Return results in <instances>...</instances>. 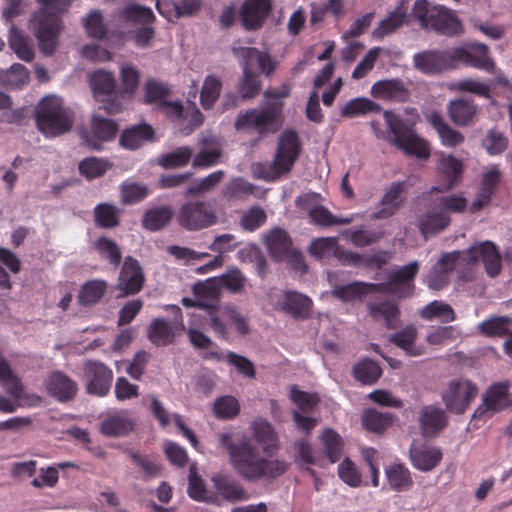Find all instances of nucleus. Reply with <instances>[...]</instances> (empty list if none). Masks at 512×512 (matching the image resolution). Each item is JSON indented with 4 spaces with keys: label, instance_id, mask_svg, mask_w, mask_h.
<instances>
[{
    "label": "nucleus",
    "instance_id": "f257e3e1",
    "mask_svg": "<svg viewBox=\"0 0 512 512\" xmlns=\"http://www.w3.org/2000/svg\"><path fill=\"white\" fill-rule=\"evenodd\" d=\"M250 430L252 436L242 435L237 440L230 432L218 435L219 445L227 451L235 473L250 483L274 480L285 474L289 463L272 457L279 449L273 426L266 420L257 419L250 424Z\"/></svg>",
    "mask_w": 512,
    "mask_h": 512
},
{
    "label": "nucleus",
    "instance_id": "f03ea898",
    "mask_svg": "<svg viewBox=\"0 0 512 512\" xmlns=\"http://www.w3.org/2000/svg\"><path fill=\"white\" fill-rule=\"evenodd\" d=\"M479 262L484 264L486 273L490 277L500 273L501 256L494 243L484 241L464 251L444 254L428 273L426 283L430 289L440 290L448 284L449 274L454 268L464 265L472 266Z\"/></svg>",
    "mask_w": 512,
    "mask_h": 512
},
{
    "label": "nucleus",
    "instance_id": "7ed1b4c3",
    "mask_svg": "<svg viewBox=\"0 0 512 512\" xmlns=\"http://www.w3.org/2000/svg\"><path fill=\"white\" fill-rule=\"evenodd\" d=\"M288 95L287 90L283 92L266 90L264 97L269 100L259 107L240 111L234 121L235 130L256 135L258 139L275 134L283 124L284 103L281 99Z\"/></svg>",
    "mask_w": 512,
    "mask_h": 512
},
{
    "label": "nucleus",
    "instance_id": "20e7f679",
    "mask_svg": "<svg viewBox=\"0 0 512 512\" xmlns=\"http://www.w3.org/2000/svg\"><path fill=\"white\" fill-rule=\"evenodd\" d=\"M36 1L41 5L35 28L39 49L45 55H52L61 29V15L67 11L72 0Z\"/></svg>",
    "mask_w": 512,
    "mask_h": 512
},
{
    "label": "nucleus",
    "instance_id": "39448f33",
    "mask_svg": "<svg viewBox=\"0 0 512 512\" xmlns=\"http://www.w3.org/2000/svg\"><path fill=\"white\" fill-rule=\"evenodd\" d=\"M387 125V140L409 156L427 159L430 156L428 143L417 135L413 126L392 111L384 113Z\"/></svg>",
    "mask_w": 512,
    "mask_h": 512
},
{
    "label": "nucleus",
    "instance_id": "423d86ee",
    "mask_svg": "<svg viewBox=\"0 0 512 512\" xmlns=\"http://www.w3.org/2000/svg\"><path fill=\"white\" fill-rule=\"evenodd\" d=\"M35 112L37 127L46 137L60 136L73 126V114L63 106L60 98H43L37 104Z\"/></svg>",
    "mask_w": 512,
    "mask_h": 512
},
{
    "label": "nucleus",
    "instance_id": "0eeeda50",
    "mask_svg": "<svg viewBox=\"0 0 512 512\" xmlns=\"http://www.w3.org/2000/svg\"><path fill=\"white\" fill-rule=\"evenodd\" d=\"M301 152V144L296 131L288 130L279 138L274 159L267 167H263L261 177L266 181H274L287 174L293 168Z\"/></svg>",
    "mask_w": 512,
    "mask_h": 512
},
{
    "label": "nucleus",
    "instance_id": "6e6552de",
    "mask_svg": "<svg viewBox=\"0 0 512 512\" xmlns=\"http://www.w3.org/2000/svg\"><path fill=\"white\" fill-rule=\"evenodd\" d=\"M413 14L423 28L441 34H455L460 27L458 19L451 10L440 5H431L427 0H416Z\"/></svg>",
    "mask_w": 512,
    "mask_h": 512
},
{
    "label": "nucleus",
    "instance_id": "1a4fd4ad",
    "mask_svg": "<svg viewBox=\"0 0 512 512\" xmlns=\"http://www.w3.org/2000/svg\"><path fill=\"white\" fill-rule=\"evenodd\" d=\"M177 224L189 232H197L216 225L219 218L216 210L206 201H187L176 214Z\"/></svg>",
    "mask_w": 512,
    "mask_h": 512
},
{
    "label": "nucleus",
    "instance_id": "9d476101",
    "mask_svg": "<svg viewBox=\"0 0 512 512\" xmlns=\"http://www.w3.org/2000/svg\"><path fill=\"white\" fill-rule=\"evenodd\" d=\"M478 391V386L469 379H453L442 389L441 399L450 413L459 415L470 407Z\"/></svg>",
    "mask_w": 512,
    "mask_h": 512
},
{
    "label": "nucleus",
    "instance_id": "9b49d317",
    "mask_svg": "<svg viewBox=\"0 0 512 512\" xmlns=\"http://www.w3.org/2000/svg\"><path fill=\"white\" fill-rule=\"evenodd\" d=\"M509 381L491 384L482 394L481 402L472 414V420L486 421L512 405Z\"/></svg>",
    "mask_w": 512,
    "mask_h": 512
},
{
    "label": "nucleus",
    "instance_id": "f8f14e48",
    "mask_svg": "<svg viewBox=\"0 0 512 512\" xmlns=\"http://www.w3.org/2000/svg\"><path fill=\"white\" fill-rule=\"evenodd\" d=\"M455 68L459 64L487 73H496V63L490 55L489 47L480 42H466L453 47Z\"/></svg>",
    "mask_w": 512,
    "mask_h": 512
},
{
    "label": "nucleus",
    "instance_id": "ddd939ff",
    "mask_svg": "<svg viewBox=\"0 0 512 512\" xmlns=\"http://www.w3.org/2000/svg\"><path fill=\"white\" fill-rule=\"evenodd\" d=\"M91 87L97 99L102 101L103 109L107 114L113 115L122 111L124 95H115V79L109 72L96 71L91 76Z\"/></svg>",
    "mask_w": 512,
    "mask_h": 512
},
{
    "label": "nucleus",
    "instance_id": "4468645a",
    "mask_svg": "<svg viewBox=\"0 0 512 512\" xmlns=\"http://www.w3.org/2000/svg\"><path fill=\"white\" fill-rule=\"evenodd\" d=\"M172 320L168 322L163 318L154 319L148 327V338L156 346L171 344L176 336V330H184L182 310L177 305H170Z\"/></svg>",
    "mask_w": 512,
    "mask_h": 512
},
{
    "label": "nucleus",
    "instance_id": "2eb2a0df",
    "mask_svg": "<svg viewBox=\"0 0 512 512\" xmlns=\"http://www.w3.org/2000/svg\"><path fill=\"white\" fill-rule=\"evenodd\" d=\"M413 64L417 70L428 75L455 69L453 47L419 52L414 55Z\"/></svg>",
    "mask_w": 512,
    "mask_h": 512
},
{
    "label": "nucleus",
    "instance_id": "dca6fc26",
    "mask_svg": "<svg viewBox=\"0 0 512 512\" xmlns=\"http://www.w3.org/2000/svg\"><path fill=\"white\" fill-rule=\"evenodd\" d=\"M83 376L89 394L103 397L109 393L113 371L106 364L96 360H87L83 364Z\"/></svg>",
    "mask_w": 512,
    "mask_h": 512
},
{
    "label": "nucleus",
    "instance_id": "f3484780",
    "mask_svg": "<svg viewBox=\"0 0 512 512\" xmlns=\"http://www.w3.org/2000/svg\"><path fill=\"white\" fill-rule=\"evenodd\" d=\"M0 384L5 391L19 402L20 406L34 407L42 402V397L36 394H26L20 378L14 374L8 361L0 352Z\"/></svg>",
    "mask_w": 512,
    "mask_h": 512
},
{
    "label": "nucleus",
    "instance_id": "a211bd4d",
    "mask_svg": "<svg viewBox=\"0 0 512 512\" xmlns=\"http://www.w3.org/2000/svg\"><path fill=\"white\" fill-rule=\"evenodd\" d=\"M273 11V0H244L239 11L241 24L247 31L260 30Z\"/></svg>",
    "mask_w": 512,
    "mask_h": 512
},
{
    "label": "nucleus",
    "instance_id": "6ab92c4d",
    "mask_svg": "<svg viewBox=\"0 0 512 512\" xmlns=\"http://www.w3.org/2000/svg\"><path fill=\"white\" fill-rule=\"evenodd\" d=\"M117 131L118 125L114 120L94 115L91 120V129L81 130L80 137L90 149L100 150L102 149V143L112 140Z\"/></svg>",
    "mask_w": 512,
    "mask_h": 512
},
{
    "label": "nucleus",
    "instance_id": "aec40b11",
    "mask_svg": "<svg viewBox=\"0 0 512 512\" xmlns=\"http://www.w3.org/2000/svg\"><path fill=\"white\" fill-rule=\"evenodd\" d=\"M145 275L139 261L132 256H127L120 269L116 288L123 295H135L144 286Z\"/></svg>",
    "mask_w": 512,
    "mask_h": 512
},
{
    "label": "nucleus",
    "instance_id": "412c9836",
    "mask_svg": "<svg viewBox=\"0 0 512 512\" xmlns=\"http://www.w3.org/2000/svg\"><path fill=\"white\" fill-rule=\"evenodd\" d=\"M210 480L216 492L213 494L218 497L217 505L220 504V499L229 503L249 499V495L242 484L228 473L216 472L212 474Z\"/></svg>",
    "mask_w": 512,
    "mask_h": 512
},
{
    "label": "nucleus",
    "instance_id": "4be33fe9",
    "mask_svg": "<svg viewBox=\"0 0 512 512\" xmlns=\"http://www.w3.org/2000/svg\"><path fill=\"white\" fill-rule=\"evenodd\" d=\"M277 306L295 320H307L312 316L313 301L311 298L294 290L284 291Z\"/></svg>",
    "mask_w": 512,
    "mask_h": 512
},
{
    "label": "nucleus",
    "instance_id": "5701e85b",
    "mask_svg": "<svg viewBox=\"0 0 512 512\" xmlns=\"http://www.w3.org/2000/svg\"><path fill=\"white\" fill-rule=\"evenodd\" d=\"M418 272V262L413 261L408 265L393 271L389 276L386 290L400 298L412 295L414 286V278Z\"/></svg>",
    "mask_w": 512,
    "mask_h": 512
},
{
    "label": "nucleus",
    "instance_id": "b1692460",
    "mask_svg": "<svg viewBox=\"0 0 512 512\" xmlns=\"http://www.w3.org/2000/svg\"><path fill=\"white\" fill-rule=\"evenodd\" d=\"M233 54L241 59V64L244 67L251 68L252 63L256 62L260 73L267 77H270L276 70L277 61L268 52L254 47H237L233 48Z\"/></svg>",
    "mask_w": 512,
    "mask_h": 512
},
{
    "label": "nucleus",
    "instance_id": "393cba45",
    "mask_svg": "<svg viewBox=\"0 0 512 512\" xmlns=\"http://www.w3.org/2000/svg\"><path fill=\"white\" fill-rule=\"evenodd\" d=\"M48 394L59 402L72 400L77 394V383L61 371H54L46 381Z\"/></svg>",
    "mask_w": 512,
    "mask_h": 512
},
{
    "label": "nucleus",
    "instance_id": "a878e982",
    "mask_svg": "<svg viewBox=\"0 0 512 512\" xmlns=\"http://www.w3.org/2000/svg\"><path fill=\"white\" fill-rule=\"evenodd\" d=\"M442 459V452L439 448L413 443L410 447V460L412 465L423 472L434 469Z\"/></svg>",
    "mask_w": 512,
    "mask_h": 512
},
{
    "label": "nucleus",
    "instance_id": "bb28decb",
    "mask_svg": "<svg viewBox=\"0 0 512 512\" xmlns=\"http://www.w3.org/2000/svg\"><path fill=\"white\" fill-rule=\"evenodd\" d=\"M373 97L393 102H404L409 96V89L400 79L377 81L371 88Z\"/></svg>",
    "mask_w": 512,
    "mask_h": 512
},
{
    "label": "nucleus",
    "instance_id": "cd10ccee",
    "mask_svg": "<svg viewBox=\"0 0 512 512\" xmlns=\"http://www.w3.org/2000/svg\"><path fill=\"white\" fill-rule=\"evenodd\" d=\"M404 192V182L392 183L382 198L380 209L370 214V217L373 219H386L393 216L404 201Z\"/></svg>",
    "mask_w": 512,
    "mask_h": 512
},
{
    "label": "nucleus",
    "instance_id": "c85d7f7f",
    "mask_svg": "<svg viewBox=\"0 0 512 512\" xmlns=\"http://www.w3.org/2000/svg\"><path fill=\"white\" fill-rule=\"evenodd\" d=\"M361 458L365 462V466L361 468L360 471H357L354 468V487L359 485H367L368 478L371 479V483L374 487L378 486L379 476H378V451L372 447H364L360 450Z\"/></svg>",
    "mask_w": 512,
    "mask_h": 512
},
{
    "label": "nucleus",
    "instance_id": "c756f323",
    "mask_svg": "<svg viewBox=\"0 0 512 512\" xmlns=\"http://www.w3.org/2000/svg\"><path fill=\"white\" fill-rule=\"evenodd\" d=\"M419 424L425 437L438 434L447 425L445 411L437 406H424L420 411Z\"/></svg>",
    "mask_w": 512,
    "mask_h": 512
},
{
    "label": "nucleus",
    "instance_id": "7c9ffc66",
    "mask_svg": "<svg viewBox=\"0 0 512 512\" xmlns=\"http://www.w3.org/2000/svg\"><path fill=\"white\" fill-rule=\"evenodd\" d=\"M265 245L271 257L280 261L291 252L292 240L284 229L275 227L265 235Z\"/></svg>",
    "mask_w": 512,
    "mask_h": 512
},
{
    "label": "nucleus",
    "instance_id": "2f4dec72",
    "mask_svg": "<svg viewBox=\"0 0 512 512\" xmlns=\"http://www.w3.org/2000/svg\"><path fill=\"white\" fill-rule=\"evenodd\" d=\"M154 129L147 123L131 126L120 136V145L126 149L135 150L146 142L154 141Z\"/></svg>",
    "mask_w": 512,
    "mask_h": 512
},
{
    "label": "nucleus",
    "instance_id": "473e14b6",
    "mask_svg": "<svg viewBox=\"0 0 512 512\" xmlns=\"http://www.w3.org/2000/svg\"><path fill=\"white\" fill-rule=\"evenodd\" d=\"M447 112L450 120L455 125L463 127L473 122L478 108L472 101L458 98L448 103Z\"/></svg>",
    "mask_w": 512,
    "mask_h": 512
},
{
    "label": "nucleus",
    "instance_id": "72a5a7b5",
    "mask_svg": "<svg viewBox=\"0 0 512 512\" xmlns=\"http://www.w3.org/2000/svg\"><path fill=\"white\" fill-rule=\"evenodd\" d=\"M449 223L450 218L447 213L437 207L428 210L418 218L419 229L425 238L443 231Z\"/></svg>",
    "mask_w": 512,
    "mask_h": 512
},
{
    "label": "nucleus",
    "instance_id": "f704fd0d",
    "mask_svg": "<svg viewBox=\"0 0 512 512\" xmlns=\"http://www.w3.org/2000/svg\"><path fill=\"white\" fill-rule=\"evenodd\" d=\"M394 418L390 412L368 408L361 415V425L366 431L381 435L393 424Z\"/></svg>",
    "mask_w": 512,
    "mask_h": 512
},
{
    "label": "nucleus",
    "instance_id": "c9c22d12",
    "mask_svg": "<svg viewBox=\"0 0 512 512\" xmlns=\"http://www.w3.org/2000/svg\"><path fill=\"white\" fill-rule=\"evenodd\" d=\"M173 216L174 211L170 205L152 207L145 211L141 223L144 229L156 232L169 225Z\"/></svg>",
    "mask_w": 512,
    "mask_h": 512
},
{
    "label": "nucleus",
    "instance_id": "e433bc0d",
    "mask_svg": "<svg viewBox=\"0 0 512 512\" xmlns=\"http://www.w3.org/2000/svg\"><path fill=\"white\" fill-rule=\"evenodd\" d=\"M370 315L376 321H383L388 329H395L400 323V310L396 303L384 301L368 304Z\"/></svg>",
    "mask_w": 512,
    "mask_h": 512
},
{
    "label": "nucleus",
    "instance_id": "4c0bfd02",
    "mask_svg": "<svg viewBox=\"0 0 512 512\" xmlns=\"http://www.w3.org/2000/svg\"><path fill=\"white\" fill-rule=\"evenodd\" d=\"M107 290V281L103 279L88 280L81 286L77 301L83 307L95 305L101 301Z\"/></svg>",
    "mask_w": 512,
    "mask_h": 512
},
{
    "label": "nucleus",
    "instance_id": "58836bf2",
    "mask_svg": "<svg viewBox=\"0 0 512 512\" xmlns=\"http://www.w3.org/2000/svg\"><path fill=\"white\" fill-rule=\"evenodd\" d=\"M438 171L441 177L447 182L445 187L434 189L437 191L452 189L459 181L463 171V166L460 160L452 155L442 156L438 162Z\"/></svg>",
    "mask_w": 512,
    "mask_h": 512
},
{
    "label": "nucleus",
    "instance_id": "ea45409f",
    "mask_svg": "<svg viewBox=\"0 0 512 512\" xmlns=\"http://www.w3.org/2000/svg\"><path fill=\"white\" fill-rule=\"evenodd\" d=\"M427 118L437 131L443 145L454 147L464 142L462 133L451 128L439 113L431 112Z\"/></svg>",
    "mask_w": 512,
    "mask_h": 512
},
{
    "label": "nucleus",
    "instance_id": "a19ab883",
    "mask_svg": "<svg viewBox=\"0 0 512 512\" xmlns=\"http://www.w3.org/2000/svg\"><path fill=\"white\" fill-rule=\"evenodd\" d=\"M417 334L415 326L407 325L402 330L391 335L389 340L408 355L420 356L423 354V349L415 344Z\"/></svg>",
    "mask_w": 512,
    "mask_h": 512
},
{
    "label": "nucleus",
    "instance_id": "79ce46f5",
    "mask_svg": "<svg viewBox=\"0 0 512 512\" xmlns=\"http://www.w3.org/2000/svg\"><path fill=\"white\" fill-rule=\"evenodd\" d=\"M121 210L110 203H99L94 207L95 225L102 229H112L120 225Z\"/></svg>",
    "mask_w": 512,
    "mask_h": 512
},
{
    "label": "nucleus",
    "instance_id": "37998d69",
    "mask_svg": "<svg viewBox=\"0 0 512 512\" xmlns=\"http://www.w3.org/2000/svg\"><path fill=\"white\" fill-rule=\"evenodd\" d=\"M243 68V74L237 85V92L242 101H249L256 98L262 88V82L257 73L249 67Z\"/></svg>",
    "mask_w": 512,
    "mask_h": 512
},
{
    "label": "nucleus",
    "instance_id": "c03bdc74",
    "mask_svg": "<svg viewBox=\"0 0 512 512\" xmlns=\"http://www.w3.org/2000/svg\"><path fill=\"white\" fill-rule=\"evenodd\" d=\"M187 493L195 501L218 504V497L207 491L204 480L194 467L189 469Z\"/></svg>",
    "mask_w": 512,
    "mask_h": 512
},
{
    "label": "nucleus",
    "instance_id": "a18cd8bd",
    "mask_svg": "<svg viewBox=\"0 0 512 512\" xmlns=\"http://www.w3.org/2000/svg\"><path fill=\"white\" fill-rule=\"evenodd\" d=\"M9 46L15 52L18 58L23 61L31 62L34 59L35 53L33 45L26 35L15 26H12L9 31Z\"/></svg>",
    "mask_w": 512,
    "mask_h": 512
},
{
    "label": "nucleus",
    "instance_id": "49530a36",
    "mask_svg": "<svg viewBox=\"0 0 512 512\" xmlns=\"http://www.w3.org/2000/svg\"><path fill=\"white\" fill-rule=\"evenodd\" d=\"M182 304L185 307H199L208 311L209 314V325L213 331L220 337L227 339L228 333L226 326L217 316L218 301L213 300L210 303L204 301H194L190 298L184 297Z\"/></svg>",
    "mask_w": 512,
    "mask_h": 512
},
{
    "label": "nucleus",
    "instance_id": "de8ad7c7",
    "mask_svg": "<svg viewBox=\"0 0 512 512\" xmlns=\"http://www.w3.org/2000/svg\"><path fill=\"white\" fill-rule=\"evenodd\" d=\"M135 423L124 416L114 415L101 422L100 432L108 437L126 436L134 430Z\"/></svg>",
    "mask_w": 512,
    "mask_h": 512
},
{
    "label": "nucleus",
    "instance_id": "09e8293b",
    "mask_svg": "<svg viewBox=\"0 0 512 512\" xmlns=\"http://www.w3.org/2000/svg\"><path fill=\"white\" fill-rule=\"evenodd\" d=\"M386 479L394 491H406L412 486L409 470L402 464L395 463L385 469Z\"/></svg>",
    "mask_w": 512,
    "mask_h": 512
},
{
    "label": "nucleus",
    "instance_id": "8fccbe9b",
    "mask_svg": "<svg viewBox=\"0 0 512 512\" xmlns=\"http://www.w3.org/2000/svg\"><path fill=\"white\" fill-rule=\"evenodd\" d=\"M171 92L169 84L155 79H148L144 86V102L146 104H156L157 108H159L163 102L168 100Z\"/></svg>",
    "mask_w": 512,
    "mask_h": 512
},
{
    "label": "nucleus",
    "instance_id": "3c124183",
    "mask_svg": "<svg viewBox=\"0 0 512 512\" xmlns=\"http://www.w3.org/2000/svg\"><path fill=\"white\" fill-rule=\"evenodd\" d=\"M193 150L188 146H181L163 154L158 158V164L165 169H176L186 166L193 158Z\"/></svg>",
    "mask_w": 512,
    "mask_h": 512
},
{
    "label": "nucleus",
    "instance_id": "603ef678",
    "mask_svg": "<svg viewBox=\"0 0 512 512\" xmlns=\"http://www.w3.org/2000/svg\"><path fill=\"white\" fill-rule=\"evenodd\" d=\"M221 89L222 82L218 77L214 75L205 77L200 91V104L204 110H209L214 106L220 96Z\"/></svg>",
    "mask_w": 512,
    "mask_h": 512
},
{
    "label": "nucleus",
    "instance_id": "864d4df0",
    "mask_svg": "<svg viewBox=\"0 0 512 512\" xmlns=\"http://www.w3.org/2000/svg\"><path fill=\"white\" fill-rule=\"evenodd\" d=\"M420 316L425 320L437 319L441 322H451L455 319L452 307L442 301H432L420 310Z\"/></svg>",
    "mask_w": 512,
    "mask_h": 512
},
{
    "label": "nucleus",
    "instance_id": "5fc2aeb1",
    "mask_svg": "<svg viewBox=\"0 0 512 512\" xmlns=\"http://www.w3.org/2000/svg\"><path fill=\"white\" fill-rule=\"evenodd\" d=\"M83 26L88 37L95 40H103L108 34V29L100 10H93L88 13L83 20Z\"/></svg>",
    "mask_w": 512,
    "mask_h": 512
},
{
    "label": "nucleus",
    "instance_id": "6e6d98bb",
    "mask_svg": "<svg viewBox=\"0 0 512 512\" xmlns=\"http://www.w3.org/2000/svg\"><path fill=\"white\" fill-rule=\"evenodd\" d=\"M94 248L99 253V255L103 258L108 260V262L114 266L117 267L121 263L122 260V252L120 247L117 245V243L109 239L107 237H99L94 242Z\"/></svg>",
    "mask_w": 512,
    "mask_h": 512
},
{
    "label": "nucleus",
    "instance_id": "4d7b16f0",
    "mask_svg": "<svg viewBox=\"0 0 512 512\" xmlns=\"http://www.w3.org/2000/svg\"><path fill=\"white\" fill-rule=\"evenodd\" d=\"M111 166L107 160L90 157L80 161L78 168L81 175L92 180L104 175Z\"/></svg>",
    "mask_w": 512,
    "mask_h": 512
},
{
    "label": "nucleus",
    "instance_id": "13d9d810",
    "mask_svg": "<svg viewBox=\"0 0 512 512\" xmlns=\"http://www.w3.org/2000/svg\"><path fill=\"white\" fill-rule=\"evenodd\" d=\"M382 375V370L377 362L365 359L354 367V376L363 384H373Z\"/></svg>",
    "mask_w": 512,
    "mask_h": 512
},
{
    "label": "nucleus",
    "instance_id": "bf43d9fd",
    "mask_svg": "<svg viewBox=\"0 0 512 512\" xmlns=\"http://www.w3.org/2000/svg\"><path fill=\"white\" fill-rule=\"evenodd\" d=\"M213 412L218 419H232L239 414L240 405L238 400L233 396H221L214 402Z\"/></svg>",
    "mask_w": 512,
    "mask_h": 512
},
{
    "label": "nucleus",
    "instance_id": "052dcab7",
    "mask_svg": "<svg viewBox=\"0 0 512 512\" xmlns=\"http://www.w3.org/2000/svg\"><path fill=\"white\" fill-rule=\"evenodd\" d=\"M406 17V10L399 6L393 12H391L384 20H382L379 26L375 29L374 35L382 38L399 28Z\"/></svg>",
    "mask_w": 512,
    "mask_h": 512
},
{
    "label": "nucleus",
    "instance_id": "680f3d73",
    "mask_svg": "<svg viewBox=\"0 0 512 512\" xmlns=\"http://www.w3.org/2000/svg\"><path fill=\"white\" fill-rule=\"evenodd\" d=\"M327 457L332 463L337 462L342 453L343 443L338 433L332 429H326L320 436Z\"/></svg>",
    "mask_w": 512,
    "mask_h": 512
},
{
    "label": "nucleus",
    "instance_id": "e2e57ef3",
    "mask_svg": "<svg viewBox=\"0 0 512 512\" xmlns=\"http://www.w3.org/2000/svg\"><path fill=\"white\" fill-rule=\"evenodd\" d=\"M223 170L210 173L202 178L199 182L191 185L185 192L186 196H200L212 191L224 178Z\"/></svg>",
    "mask_w": 512,
    "mask_h": 512
},
{
    "label": "nucleus",
    "instance_id": "0e129e2a",
    "mask_svg": "<svg viewBox=\"0 0 512 512\" xmlns=\"http://www.w3.org/2000/svg\"><path fill=\"white\" fill-rule=\"evenodd\" d=\"M254 185L243 179L236 177L231 179L225 186L222 194L227 199H241L254 193Z\"/></svg>",
    "mask_w": 512,
    "mask_h": 512
},
{
    "label": "nucleus",
    "instance_id": "69168bd1",
    "mask_svg": "<svg viewBox=\"0 0 512 512\" xmlns=\"http://www.w3.org/2000/svg\"><path fill=\"white\" fill-rule=\"evenodd\" d=\"M122 16L126 21L137 24H151L155 21L151 8L137 4L127 5L122 11Z\"/></svg>",
    "mask_w": 512,
    "mask_h": 512
},
{
    "label": "nucleus",
    "instance_id": "338daca9",
    "mask_svg": "<svg viewBox=\"0 0 512 512\" xmlns=\"http://www.w3.org/2000/svg\"><path fill=\"white\" fill-rule=\"evenodd\" d=\"M267 214L260 206L250 207L240 218V226L243 230L253 232L265 224Z\"/></svg>",
    "mask_w": 512,
    "mask_h": 512
},
{
    "label": "nucleus",
    "instance_id": "774afa93",
    "mask_svg": "<svg viewBox=\"0 0 512 512\" xmlns=\"http://www.w3.org/2000/svg\"><path fill=\"white\" fill-rule=\"evenodd\" d=\"M29 80L28 69L20 63L13 64L3 76L4 84L12 89L22 88Z\"/></svg>",
    "mask_w": 512,
    "mask_h": 512
}]
</instances>
